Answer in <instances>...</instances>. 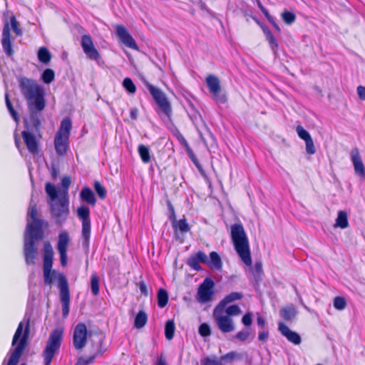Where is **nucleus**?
<instances>
[{
    "label": "nucleus",
    "instance_id": "obj_62",
    "mask_svg": "<svg viewBox=\"0 0 365 365\" xmlns=\"http://www.w3.org/2000/svg\"><path fill=\"white\" fill-rule=\"evenodd\" d=\"M157 297H168V292L164 289H160L158 290Z\"/></svg>",
    "mask_w": 365,
    "mask_h": 365
},
{
    "label": "nucleus",
    "instance_id": "obj_47",
    "mask_svg": "<svg viewBox=\"0 0 365 365\" xmlns=\"http://www.w3.org/2000/svg\"><path fill=\"white\" fill-rule=\"evenodd\" d=\"M94 188L97 194L101 198H104L106 195V190L101 185L99 182H95Z\"/></svg>",
    "mask_w": 365,
    "mask_h": 365
},
{
    "label": "nucleus",
    "instance_id": "obj_56",
    "mask_svg": "<svg viewBox=\"0 0 365 365\" xmlns=\"http://www.w3.org/2000/svg\"><path fill=\"white\" fill-rule=\"evenodd\" d=\"M14 141H15V145H16V148H18L19 153H21V155H23L24 148H21L20 138L18 137V135L16 134H15V135H14Z\"/></svg>",
    "mask_w": 365,
    "mask_h": 365
},
{
    "label": "nucleus",
    "instance_id": "obj_10",
    "mask_svg": "<svg viewBox=\"0 0 365 365\" xmlns=\"http://www.w3.org/2000/svg\"><path fill=\"white\" fill-rule=\"evenodd\" d=\"M77 215L82 222V246L88 250L91 237L90 210L86 206L82 205L77 209Z\"/></svg>",
    "mask_w": 365,
    "mask_h": 365
},
{
    "label": "nucleus",
    "instance_id": "obj_38",
    "mask_svg": "<svg viewBox=\"0 0 365 365\" xmlns=\"http://www.w3.org/2000/svg\"><path fill=\"white\" fill-rule=\"evenodd\" d=\"M200 365H222L217 356H207L200 360Z\"/></svg>",
    "mask_w": 365,
    "mask_h": 365
},
{
    "label": "nucleus",
    "instance_id": "obj_16",
    "mask_svg": "<svg viewBox=\"0 0 365 365\" xmlns=\"http://www.w3.org/2000/svg\"><path fill=\"white\" fill-rule=\"evenodd\" d=\"M115 29L118 38L125 46L133 50H138L135 41L124 26L117 25Z\"/></svg>",
    "mask_w": 365,
    "mask_h": 365
},
{
    "label": "nucleus",
    "instance_id": "obj_35",
    "mask_svg": "<svg viewBox=\"0 0 365 365\" xmlns=\"http://www.w3.org/2000/svg\"><path fill=\"white\" fill-rule=\"evenodd\" d=\"M5 101H6V107H7V109L10 113V115H11V117L13 118V119L15 120V122L16 123V124L18 125L19 124V115H18V113L17 112L14 110L9 98V96L7 93H6L5 95Z\"/></svg>",
    "mask_w": 365,
    "mask_h": 365
},
{
    "label": "nucleus",
    "instance_id": "obj_13",
    "mask_svg": "<svg viewBox=\"0 0 365 365\" xmlns=\"http://www.w3.org/2000/svg\"><path fill=\"white\" fill-rule=\"evenodd\" d=\"M26 130L21 132V136L27 149L31 154L38 153V145L34 133H38L40 131V125L38 128H29L25 123Z\"/></svg>",
    "mask_w": 365,
    "mask_h": 365
},
{
    "label": "nucleus",
    "instance_id": "obj_64",
    "mask_svg": "<svg viewBox=\"0 0 365 365\" xmlns=\"http://www.w3.org/2000/svg\"><path fill=\"white\" fill-rule=\"evenodd\" d=\"M181 143L187 148V151L188 153H191L188 143L184 138L182 139Z\"/></svg>",
    "mask_w": 365,
    "mask_h": 365
},
{
    "label": "nucleus",
    "instance_id": "obj_19",
    "mask_svg": "<svg viewBox=\"0 0 365 365\" xmlns=\"http://www.w3.org/2000/svg\"><path fill=\"white\" fill-rule=\"evenodd\" d=\"M53 257H43V278L46 284H51L53 282L54 273H58L52 270Z\"/></svg>",
    "mask_w": 365,
    "mask_h": 365
},
{
    "label": "nucleus",
    "instance_id": "obj_49",
    "mask_svg": "<svg viewBox=\"0 0 365 365\" xmlns=\"http://www.w3.org/2000/svg\"><path fill=\"white\" fill-rule=\"evenodd\" d=\"M306 144V152L309 155H313L316 153V149L314 145L312 138L305 141Z\"/></svg>",
    "mask_w": 365,
    "mask_h": 365
},
{
    "label": "nucleus",
    "instance_id": "obj_5",
    "mask_svg": "<svg viewBox=\"0 0 365 365\" xmlns=\"http://www.w3.org/2000/svg\"><path fill=\"white\" fill-rule=\"evenodd\" d=\"M230 237L240 259L246 266H251L252 257L249 240L241 223H235L231 226Z\"/></svg>",
    "mask_w": 365,
    "mask_h": 365
},
{
    "label": "nucleus",
    "instance_id": "obj_2",
    "mask_svg": "<svg viewBox=\"0 0 365 365\" xmlns=\"http://www.w3.org/2000/svg\"><path fill=\"white\" fill-rule=\"evenodd\" d=\"M71 185V178L63 177L61 180V189H57L56 185L51 182L45 185V191L48 196L47 202L50 207L52 217L58 225H62L69 214L68 188Z\"/></svg>",
    "mask_w": 365,
    "mask_h": 365
},
{
    "label": "nucleus",
    "instance_id": "obj_44",
    "mask_svg": "<svg viewBox=\"0 0 365 365\" xmlns=\"http://www.w3.org/2000/svg\"><path fill=\"white\" fill-rule=\"evenodd\" d=\"M240 358H241L240 355L239 354H237V352L230 351V352H228L226 354L220 357V359H219V361H220L221 362L222 361H232L235 359H240Z\"/></svg>",
    "mask_w": 365,
    "mask_h": 365
},
{
    "label": "nucleus",
    "instance_id": "obj_45",
    "mask_svg": "<svg viewBox=\"0 0 365 365\" xmlns=\"http://www.w3.org/2000/svg\"><path fill=\"white\" fill-rule=\"evenodd\" d=\"M227 316H237L241 313V310L237 305H231L225 309Z\"/></svg>",
    "mask_w": 365,
    "mask_h": 365
},
{
    "label": "nucleus",
    "instance_id": "obj_55",
    "mask_svg": "<svg viewBox=\"0 0 365 365\" xmlns=\"http://www.w3.org/2000/svg\"><path fill=\"white\" fill-rule=\"evenodd\" d=\"M357 93L360 99L365 100V86H359L357 88Z\"/></svg>",
    "mask_w": 365,
    "mask_h": 365
},
{
    "label": "nucleus",
    "instance_id": "obj_51",
    "mask_svg": "<svg viewBox=\"0 0 365 365\" xmlns=\"http://www.w3.org/2000/svg\"><path fill=\"white\" fill-rule=\"evenodd\" d=\"M262 274V265L261 262H256L254 266L253 274L255 277L259 278Z\"/></svg>",
    "mask_w": 365,
    "mask_h": 365
},
{
    "label": "nucleus",
    "instance_id": "obj_37",
    "mask_svg": "<svg viewBox=\"0 0 365 365\" xmlns=\"http://www.w3.org/2000/svg\"><path fill=\"white\" fill-rule=\"evenodd\" d=\"M55 78V73L51 68H46L41 74V80L47 84L51 83Z\"/></svg>",
    "mask_w": 365,
    "mask_h": 365
},
{
    "label": "nucleus",
    "instance_id": "obj_34",
    "mask_svg": "<svg viewBox=\"0 0 365 365\" xmlns=\"http://www.w3.org/2000/svg\"><path fill=\"white\" fill-rule=\"evenodd\" d=\"M102 343H103L102 337H98V349H97L96 352L93 355H92L88 358H85V361L87 363V365L92 364L95 361L96 357H98V356H101L103 354L104 351L102 349Z\"/></svg>",
    "mask_w": 365,
    "mask_h": 365
},
{
    "label": "nucleus",
    "instance_id": "obj_33",
    "mask_svg": "<svg viewBox=\"0 0 365 365\" xmlns=\"http://www.w3.org/2000/svg\"><path fill=\"white\" fill-rule=\"evenodd\" d=\"M175 326L173 320H168L165 325V336L168 340H171L174 336Z\"/></svg>",
    "mask_w": 365,
    "mask_h": 365
},
{
    "label": "nucleus",
    "instance_id": "obj_32",
    "mask_svg": "<svg viewBox=\"0 0 365 365\" xmlns=\"http://www.w3.org/2000/svg\"><path fill=\"white\" fill-rule=\"evenodd\" d=\"M138 152L143 163H148L150 162V153L148 146L140 144L138 147Z\"/></svg>",
    "mask_w": 365,
    "mask_h": 365
},
{
    "label": "nucleus",
    "instance_id": "obj_14",
    "mask_svg": "<svg viewBox=\"0 0 365 365\" xmlns=\"http://www.w3.org/2000/svg\"><path fill=\"white\" fill-rule=\"evenodd\" d=\"M88 330L85 324H78L73 331V344L76 349H83L87 342Z\"/></svg>",
    "mask_w": 365,
    "mask_h": 365
},
{
    "label": "nucleus",
    "instance_id": "obj_57",
    "mask_svg": "<svg viewBox=\"0 0 365 365\" xmlns=\"http://www.w3.org/2000/svg\"><path fill=\"white\" fill-rule=\"evenodd\" d=\"M269 336V333L267 331H263L259 333L258 339L259 341H265L267 339Z\"/></svg>",
    "mask_w": 365,
    "mask_h": 365
},
{
    "label": "nucleus",
    "instance_id": "obj_42",
    "mask_svg": "<svg viewBox=\"0 0 365 365\" xmlns=\"http://www.w3.org/2000/svg\"><path fill=\"white\" fill-rule=\"evenodd\" d=\"M296 131L298 136L304 141L309 140L312 138L309 132L307 131L302 125H297Z\"/></svg>",
    "mask_w": 365,
    "mask_h": 365
},
{
    "label": "nucleus",
    "instance_id": "obj_28",
    "mask_svg": "<svg viewBox=\"0 0 365 365\" xmlns=\"http://www.w3.org/2000/svg\"><path fill=\"white\" fill-rule=\"evenodd\" d=\"M334 226L341 229H345L349 226L347 213L345 211L340 210L338 212Z\"/></svg>",
    "mask_w": 365,
    "mask_h": 365
},
{
    "label": "nucleus",
    "instance_id": "obj_53",
    "mask_svg": "<svg viewBox=\"0 0 365 365\" xmlns=\"http://www.w3.org/2000/svg\"><path fill=\"white\" fill-rule=\"evenodd\" d=\"M60 255V262L61 264L63 267L66 266L68 263V257H67V252H58Z\"/></svg>",
    "mask_w": 365,
    "mask_h": 365
},
{
    "label": "nucleus",
    "instance_id": "obj_7",
    "mask_svg": "<svg viewBox=\"0 0 365 365\" xmlns=\"http://www.w3.org/2000/svg\"><path fill=\"white\" fill-rule=\"evenodd\" d=\"M11 29L18 36H21L23 34L19 24L14 16H11L9 20L6 19L4 21L2 30L1 45L3 51L9 57L11 56L14 53L11 39Z\"/></svg>",
    "mask_w": 365,
    "mask_h": 365
},
{
    "label": "nucleus",
    "instance_id": "obj_27",
    "mask_svg": "<svg viewBox=\"0 0 365 365\" xmlns=\"http://www.w3.org/2000/svg\"><path fill=\"white\" fill-rule=\"evenodd\" d=\"M207 264L215 269H220L222 268L221 258L216 252H210Z\"/></svg>",
    "mask_w": 365,
    "mask_h": 365
},
{
    "label": "nucleus",
    "instance_id": "obj_21",
    "mask_svg": "<svg viewBox=\"0 0 365 365\" xmlns=\"http://www.w3.org/2000/svg\"><path fill=\"white\" fill-rule=\"evenodd\" d=\"M214 286L215 283L211 278H205L198 288L197 297H212Z\"/></svg>",
    "mask_w": 365,
    "mask_h": 365
},
{
    "label": "nucleus",
    "instance_id": "obj_20",
    "mask_svg": "<svg viewBox=\"0 0 365 365\" xmlns=\"http://www.w3.org/2000/svg\"><path fill=\"white\" fill-rule=\"evenodd\" d=\"M207 264L208 257L202 251H198L195 255L191 256L187 260V264L194 270H200V263Z\"/></svg>",
    "mask_w": 365,
    "mask_h": 365
},
{
    "label": "nucleus",
    "instance_id": "obj_26",
    "mask_svg": "<svg viewBox=\"0 0 365 365\" xmlns=\"http://www.w3.org/2000/svg\"><path fill=\"white\" fill-rule=\"evenodd\" d=\"M173 227L175 234H177L178 231H180L181 233H186L190 231V225L185 218L176 220L174 217Z\"/></svg>",
    "mask_w": 365,
    "mask_h": 365
},
{
    "label": "nucleus",
    "instance_id": "obj_60",
    "mask_svg": "<svg viewBox=\"0 0 365 365\" xmlns=\"http://www.w3.org/2000/svg\"><path fill=\"white\" fill-rule=\"evenodd\" d=\"M257 323L259 327L263 328L265 325L266 322L263 317L259 316L257 319Z\"/></svg>",
    "mask_w": 365,
    "mask_h": 365
},
{
    "label": "nucleus",
    "instance_id": "obj_59",
    "mask_svg": "<svg viewBox=\"0 0 365 365\" xmlns=\"http://www.w3.org/2000/svg\"><path fill=\"white\" fill-rule=\"evenodd\" d=\"M138 115V110L136 108H133L130 110V116L133 120H136Z\"/></svg>",
    "mask_w": 365,
    "mask_h": 365
},
{
    "label": "nucleus",
    "instance_id": "obj_39",
    "mask_svg": "<svg viewBox=\"0 0 365 365\" xmlns=\"http://www.w3.org/2000/svg\"><path fill=\"white\" fill-rule=\"evenodd\" d=\"M123 86L129 93L133 94L136 91V87L130 78H124L123 81Z\"/></svg>",
    "mask_w": 365,
    "mask_h": 365
},
{
    "label": "nucleus",
    "instance_id": "obj_3",
    "mask_svg": "<svg viewBox=\"0 0 365 365\" xmlns=\"http://www.w3.org/2000/svg\"><path fill=\"white\" fill-rule=\"evenodd\" d=\"M43 220L38 217L36 204L31 201L27 214V225L24 233V252L27 264H34L37 254L35 243L43 237Z\"/></svg>",
    "mask_w": 365,
    "mask_h": 365
},
{
    "label": "nucleus",
    "instance_id": "obj_31",
    "mask_svg": "<svg viewBox=\"0 0 365 365\" xmlns=\"http://www.w3.org/2000/svg\"><path fill=\"white\" fill-rule=\"evenodd\" d=\"M37 56L39 61L42 63L48 64L51 61V54L48 49L44 46L39 48Z\"/></svg>",
    "mask_w": 365,
    "mask_h": 365
},
{
    "label": "nucleus",
    "instance_id": "obj_30",
    "mask_svg": "<svg viewBox=\"0 0 365 365\" xmlns=\"http://www.w3.org/2000/svg\"><path fill=\"white\" fill-rule=\"evenodd\" d=\"M262 30H263L264 34L266 36V39L269 43L270 48H272V50L274 52H275L276 49L278 47V42H277V39L275 38V37L274 36V35L272 34V33L268 28L262 27Z\"/></svg>",
    "mask_w": 365,
    "mask_h": 365
},
{
    "label": "nucleus",
    "instance_id": "obj_58",
    "mask_svg": "<svg viewBox=\"0 0 365 365\" xmlns=\"http://www.w3.org/2000/svg\"><path fill=\"white\" fill-rule=\"evenodd\" d=\"M158 304L160 308L165 307L168 302V298H158Z\"/></svg>",
    "mask_w": 365,
    "mask_h": 365
},
{
    "label": "nucleus",
    "instance_id": "obj_41",
    "mask_svg": "<svg viewBox=\"0 0 365 365\" xmlns=\"http://www.w3.org/2000/svg\"><path fill=\"white\" fill-rule=\"evenodd\" d=\"M62 305V316L63 318H67L70 310V298H61Z\"/></svg>",
    "mask_w": 365,
    "mask_h": 365
},
{
    "label": "nucleus",
    "instance_id": "obj_18",
    "mask_svg": "<svg viewBox=\"0 0 365 365\" xmlns=\"http://www.w3.org/2000/svg\"><path fill=\"white\" fill-rule=\"evenodd\" d=\"M351 160L352 161L356 175L359 176L361 178L365 179V168L358 149L355 148L351 150Z\"/></svg>",
    "mask_w": 365,
    "mask_h": 365
},
{
    "label": "nucleus",
    "instance_id": "obj_50",
    "mask_svg": "<svg viewBox=\"0 0 365 365\" xmlns=\"http://www.w3.org/2000/svg\"><path fill=\"white\" fill-rule=\"evenodd\" d=\"M249 336L250 331L248 330L244 329L237 333L235 337L241 341H245L248 339Z\"/></svg>",
    "mask_w": 365,
    "mask_h": 365
},
{
    "label": "nucleus",
    "instance_id": "obj_15",
    "mask_svg": "<svg viewBox=\"0 0 365 365\" xmlns=\"http://www.w3.org/2000/svg\"><path fill=\"white\" fill-rule=\"evenodd\" d=\"M81 45L83 52L90 59L96 61H98L101 59V55L95 48L91 36H82Z\"/></svg>",
    "mask_w": 365,
    "mask_h": 365
},
{
    "label": "nucleus",
    "instance_id": "obj_36",
    "mask_svg": "<svg viewBox=\"0 0 365 365\" xmlns=\"http://www.w3.org/2000/svg\"><path fill=\"white\" fill-rule=\"evenodd\" d=\"M91 289L93 295L98 294L99 292V278L96 273L91 276Z\"/></svg>",
    "mask_w": 365,
    "mask_h": 365
},
{
    "label": "nucleus",
    "instance_id": "obj_8",
    "mask_svg": "<svg viewBox=\"0 0 365 365\" xmlns=\"http://www.w3.org/2000/svg\"><path fill=\"white\" fill-rule=\"evenodd\" d=\"M63 335L62 328H56L51 332L43 351L45 365H51L53 356L61 347Z\"/></svg>",
    "mask_w": 365,
    "mask_h": 365
},
{
    "label": "nucleus",
    "instance_id": "obj_22",
    "mask_svg": "<svg viewBox=\"0 0 365 365\" xmlns=\"http://www.w3.org/2000/svg\"><path fill=\"white\" fill-rule=\"evenodd\" d=\"M53 281L58 282L60 297H69L68 284L66 277L62 273H54Z\"/></svg>",
    "mask_w": 365,
    "mask_h": 365
},
{
    "label": "nucleus",
    "instance_id": "obj_4",
    "mask_svg": "<svg viewBox=\"0 0 365 365\" xmlns=\"http://www.w3.org/2000/svg\"><path fill=\"white\" fill-rule=\"evenodd\" d=\"M29 322L30 319L25 317L19 324L11 342V346L15 348L9 350L8 353L9 357L6 365H17L26 349L30 333Z\"/></svg>",
    "mask_w": 365,
    "mask_h": 365
},
{
    "label": "nucleus",
    "instance_id": "obj_9",
    "mask_svg": "<svg viewBox=\"0 0 365 365\" xmlns=\"http://www.w3.org/2000/svg\"><path fill=\"white\" fill-rule=\"evenodd\" d=\"M237 299L225 298L214 309L213 317L218 329L223 333L231 332L235 329L232 319L229 316L223 315V312L227 303Z\"/></svg>",
    "mask_w": 365,
    "mask_h": 365
},
{
    "label": "nucleus",
    "instance_id": "obj_6",
    "mask_svg": "<svg viewBox=\"0 0 365 365\" xmlns=\"http://www.w3.org/2000/svg\"><path fill=\"white\" fill-rule=\"evenodd\" d=\"M71 128V119L68 118H63L54 137L55 150L59 156H63L68 152Z\"/></svg>",
    "mask_w": 365,
    "mask_h": 365
},
{
    "label": "nucleus",
    "instance_id": "obj_17",
    "mask_svg": "<svg viewBox=\"0 0 365 365\" xmlns=\"http://www.w3.org/2000/svg\"><path fill=\"white\" fill-rule=\"evenodd\" d=\"M278 329L281 334L284 336L289 342L295 345H298L302 342L300 335L298 333L292 331L283 322H280L278 323Z\"/></svg>",
    "mask_w": 365,
    "mask_h": 365
},
{
    "label": "nucleus",
    "instance_id": "obj_54",
    "mask_svg": "<svg viewBox=\"0 0 365 365\" xmlns=\"http://www.w3.org/2000/svg\"><path fill=\"white\" fill-rule=\"evenodd\" d=\"M139 289L140 291L141 294H143L144 296L148 295V290L147 287H146L145 284L144 283V282H140Z\"/></svg>",
    "mask_w": 365,
    "mask_h": 365
},
{
    "label": "nucleus",
    "instance_id": "obj_46",
    "mask_svg": "<svg viewBox=\"0 0 365 365\" xmlns=\"http://www.w3.org/2000/svg\"><path fill=\"white\" fill-rule=\"evenodd\" d=\"M199 334L203 336L206 337L211 334V330L210 326L207 323H202L199 327Z\"/></svg>",
    "mask_w": 365,
    "mask_h": 365
},
{
    "label": "nucleus",
    "instance_id": "obj_25",
    "mask_svg": "<svg viewBox=\"0 0 365 365\" xmlns=\"http://www.w3.org/2000/svg\"><path fill=\"white\" fill-rule=\"evenodd\" d=\"M80 197L82 200L86 202L89 205H94L96 204V199L94 192L88 187L82 188Z\"/></svg>",
    "mask_w": 365,
    "mask_h": 365
},
{
    "label": "nucleus",
    "instance_id": "obj_24",
    "mask_svg": "<svg viewBox=\"0 0 365 365\" xmlns=\"http://www.w3.org/2000/svg\"><path fill=\"white\" fill-rule=\"evenodd\" d=\"M70 241L69 235L66 231H62L58 235L57 250L58 252H67V247Z\"/></svg>",
    "mask_w": 365,
    "mask_h": 365
},
{
    "label": "nucleus",
    "instance_id": "obj_29",
    "mask_svg": "<svg viewBox=\"0 0 365 365\" xmlns=\"http://www.w3.org/2000/svg\"><path fill=\"white\" fill-rule=\"evenodd\" d=\"M147 321V314L143 310H140L138 312V313L136 314L135 317L134 327L137 329H141L146 324Z\"/></svg>",
    "mask_w": 365,
    "mask_h": 365
},
{
    "label": "nucleus",
    "instance_id": "obj_1",
    "mask_svg": "<svg viewBox=\"0 0 365 365\" xmlns=\"http://www.w3.org/2000/svg\"><path fill=\"white\" fill-rule=\"evenodd\" d=\"M19 83L21 92L28 102L30 113L26 118V124L29 128H38L41 125V112L46 106L44 90L31 78L21 77Z\"/></svg>",
    "mask_w": 365,
    "mask_h": 365
},
{
    "label": "nucleus",
    "instance_id": "obj_52",
    "mask_svg": "<svg viewBox=\"0 0 365 365\" xmlns=\"http://www.w3.org/2000/svg\"><path fill=\"white\" fill-rule=\"evenodd\" d=\"M242 322L245 326H250L252 322V314H245L242 319Z\"/></svg>",
    "mask_w": 365,
    "mask_h": 365
},
{
    "label": "nucleus",
    "instance_id": "obj_23",
    "mask_svg": "<svg viewBox=\"0 0 365 365\" xmlns=\"http://www.w3.org/2000/svg\"><path fill=\"white\" fill-rule=\"evenodd\" d=\"M297 314V311L292 304L287 305L279 310V316L286 322L294 320Z\"/></svg>",
    "mask_w": 365,
    "mask_h": 365
},
{
    "label": "nucleus",
    "instance_id": "obj_11",
    "mask_svg": "<svg viewBox=\"0 0 365 365\" xmlns=\"http://www.w3.org/2000/svg\"><path fill=\"white\" fill-rule=\"evenodd\" d=\"M205 83L216 103L224 104L227 102V96L222 93V88L219 78L214 75H208L205 78Z\"/></svg>",
    "mask_w": 365,
    "mask_h": 365
},
{
    "label": "nucleus",
    "instance_id": "obj_61",
    "mask_svg": "<svg viewBox=\"0 0 365 365\" xmlns=\"http://www.w3.org/2000/svg\"><path fill=\"white\" fill-rule=\"evenodd\" d=\"M156 365H167L166 360L163 356H160L157 359Z\"/></svg>",
    "mask_w": 365,
    "mask_h": 365
},
{
    "label": "nucleus",
    "instance_id": "obj_40",
    "mask_svg": "<svg viewBox=\"0 0 365 365\" xmlns=\"http://www.w3.org/2000/svg\"><path fill=\"white\" fill-rule=\"evenodd\" d=\"M282 19L287 24H292L296 20V16L293 12L289 11H284L282 14Z\"/></svg>",
    "mask_w": 365,
    "mask_h": 365
},
{
    "label": "nucleus",
    "instance_id": "obj_48",
    "mask_svg": "<svg viewBox=\"0 0 365 365\" xmlns=\"http://www.w3.org/2000/svg\"><path fill=\"white\" fill-rule=\"evenodd\" d=\"M43 257H53V250L49 242H44Z\"/></svg>",
    "mask_w": 365,
    "mask_h": 365
},
{
    "label": "nucleus",
    "instance_id": "obj_43",
    "mask_svg": "<svg viewBox=\"0 0 365 365\" xmlns=\"http://www.w3.org/2000/svg\"><path fill=\"white\" fill-rule=\"evenodd\" d=\"M346 304V298H334L333 302L334 307L338 310L344 309Z\"/></svg>",
    "mask_w": 365,
    "mask_h": 365
},
{
    "label": "nucleus",
    "instance_id": "obj_12",
    "mask_svg": "<svg viewBox=\"0 0 365 365\" xmlns=\"http://www.w3.org/2000/svg\"><path fill=\"white\" fill-rule=\"evenodd\" d=\"M147 88L163 113L168 118L171 115L172 108L165 93L158 88L148 83Z\"/></svg>",
    "mask_w": 365,
    "mask_h": 365
},
{
    "label": "nucleus",
    "instance_id": "obj_63",
    "mask_svg": "<svg viewBox=\"0 0 365 365\" xmlns=\"http://www.w3.org/2000/svg\"><path fill=\"white\" fill-rule=\"evenodd\" d=\"M76 365H87V363L85 361V358L81 357L78 359Z\"/></svg>",
    "mask_w": 365,
    "mask_h": 365
}]
</instances>
